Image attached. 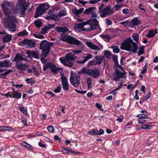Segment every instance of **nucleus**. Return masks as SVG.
Returning <instances> with one entry per match:
<instances>
[{
    "label": "nucleus",
    "instance_id": "obj_52",
    "mask_svg": "<svg viewBox=\"0 0 158 158\" xmlns=\"http://www.w3.org/2000/svg\"><path fill=\"white\" fill-rule=\"evenodd\" d=\"M111 48L113 49V52L114 53H118L119 52V48L117 46L112 47H111Z\"/></svg>",
    "mask_w": 158,
    "mask_h": 158
},
{
    "label": "nucleus",
    "instance_id": "obj_34",
    "mask_svg": "<svg viewBox=\"0 0 158 158\" xmlns=\"http://www.w3.org/2000/svg\"><path fill=\"white\" fill-rule=\"evenodd\" d=\"M39 6L42 10H45V12L49 8V5L47 3L42 4Z\"/></svg>",
    "mask_w": 158,
    "mask_h": 158
},
{
    "label": "nucleus",
    "instance_id": "obj_13",
    "mask_svg": "<svg viewBox=\"0 0 158 158\" xmlns=\"http://www.w3.org/2000/svg\"><path fill=\"white\" fill-rule=\"evenodd\" d=\"M61 78L63 89L64 90H69V83L66 77L63 74L61 75Z\"/></svg>",
    "mask_w": 158,
    "mask_h": 158
},
{
    "label": "nucleus",
    "instance_id": "obj_44",
    "mask_svg": "<svg viewBox=\"0 0 158 158\" xmlns=\"http://www.w3.org/2000/svg\"><path fill=\"white\" fill-rule=\"evenodd\" d=\"M11 129H12L11 127H10L2 126L0 127V131H4L8 130Z\"/></svg>",
    "mask_w": 158,
    "mask_h": 158
},
{
    "label": "nucleus",
    "instance_id": "obj_29",
    "mask_svg": "<svg viewBox=\"0 0 158 158\" xmlns=\"http://www.w3.org/2000/svg\"><path fill=\"white\" fill-rule=\"evenodd\" d=\"M19 110L25 115H27V110L26 107H24L22 104H19Z\"/></svg>",
    "mask_w": 158,
    "mask_h": 158
},
{
    "label": "nucleus",
    "instance_id": "obj_62",
    "mask_svg": "<svg viewBox=\"0 0 158 158\" xmlns=\"http://www.w3.org/2000/svg\"><path fill=\"white\" fill-rule=\"evenodd\" d=\"M104 131L103 129H100L99 131L98 130L97 133V135H101L104 134Z\"/></svg>",
    "mask_w": 158,
    "mask_h": 158
},
{
    "label": "nucleus",
    "instance_id": "obj_38",
    "mask_svg": "<svg viewBox=\"0 0 158 158\" xmlns=\"http://www.w3.org/2000/svg\"><path fill=\"white\" fill-rule=\"evenodd\" d=\"M67 14V12L65 10H63L60 11L58 13V15L59 18L65 16Z\"/></svg>",
    "mask_w": 158,
    "mask_h": 158
},
{
    "label": "nucleus",
    "instance_id": "obj_26",
    "mask_svg": "<svg viewBox=\"0 0 158 158\" xmlns=\"http://www.w3.org/2000/svg\"><path fill=\"white\" fill-rule=\"evenodd\" d=\"M12 64L10 63L9 60H5L3 61H0V67H7L11 66Z\"/></svg>",
    "mask_w": 158,
    "mask_h": 158
},
{
    "label": "nucleus",
    "instance_id": "obj_46",
    "mask_svg": "<svg viewBox=\"0 0 158 158\" xmlns=\"http://www.w3.org/2000/svg\"><path fill=\"white\" fill-rule=\"evenodd\" d=\"M52 19L56 21H58L60 19V18L58 15V14L57 15L53 13L52 14Z\"/></svg>",
    "mask_w": 158,
    "mask_h": 158
},
{
    "label": "nucleus",
    "instance_id": "obj_55",
    "mask_svg": "<svg viewBox=\"0 0 158 158\" xmlns=\"http://www.w3.org/2000/svg\"><path fill=\"white\" fill-rule=\"evenodd\" d=\"M42 22L39 20H36L35 22V26L38 27H40L41 26Z\"/></svg>",
    "mask_w": 158,
    "mask_h": 158
},
{
    "label": "nucleus",
    "instance_id": "obj_42",
    "mask_svg": "<svg viewBox=\"0 0 158 158\" xmlns=\"http://www.w3.org/2000/svg\"><path fill=\"white\" fill-rule=\"evenodd\" d=\"M132 37L134 41L137 42H138L139 40V35L135 33L133 34Z\"/></svg>",
    "mask_w": 158,
    "mask_h": 158
},
{
    "label": "nucleus",
    "instance_id": "obj_23",
    "mask_svg": "<svg viewBox=\"0 0 158 158\" xmlns=\"http://www.w3.org/2000/svg\"><path fill=\"white\" fill-rule=\"evenodd\" d=\"M100 75V72L99 70L97 69H91L90 76H92L94 77L97 78Z\"/></svg>",
    "mask_w": 158,
    "mask_h": 158
},
{
    "label": "nucleus",
    "instance_id": "obj_63",
    "mask_svg": "<svg viewBox=\"0 0 158 158\" xmlns=\"http://www.w3.org/2000/svg\"><path fill=\"white\" fill-rule=\"evenodd\" d=\"M129 22L127 20L125 21L124 22H121L120 23V24L121 25H122L126 27L127 26V23Z\"/></svg>",
    "mask_w": 158,
    "mask_h": 158
},
{
    "label": "nucleus",
    "instance_id": "obj_5",
    "mask_svg": "<svg viewBox=\"0 0 158 158\" xmlns=\"http://www.w3.org/2000/svg\"><path fill=\"white\" fill-rule=\"evenodd\" d=\"M17 20L15 16L8 15L6 19V26L10 29L12 31L14 32L16 30L15 23L17 22Z\"/></svg>",
    "mask_w": 158,
    "mask_h": 158
},
{
    "label": "nucleus",
    "instance_id": "obj_53",
    "mask_svg": "<svg viewBox=\"0 0 158 158\" xmlns=\"http://www.w3.org/2000/svg\"><path fill=\"white\" fill-rule=\"evenodd\" d=\"M144 48L143 47H140L139 48V51L138 53L139 56H140L141 55L143 54L144 52L143 51Z\"/></svg>",
    "mask_w": 158,
    "mask_h": 158
},
{
    "label": "nucleus",
    "instance_id": "obj_16",
    "mask_svg": "<svg viewBox=\"0 0 158 158\" xmlns=\"http://www.w3.org/2000/svg\"><path fill=\"white\" fill-rule=\"evenodd\" d=\"M26 54L30 58L34 57L37 58L39 56L38 53L37 51L31 52V51L29 50L26 52Z\"/></svg>",
    "mask_w": 158,
    "mask_h": 158
},
{
    "label": "nucleus",
    "instance_id": "obj_56",
    "mask_svg": "<svg viewBox=\"0 0 158 158\" xmlns=\"http://www.w3.org/2000/svg\"><path fill=\"white\" fill-rule=\"evenodd\" d=\"M61 89V87L60 85L58 86L54 90V92L56 93H60Z\"/></svg>",
    "mask_w": 158,
    "mask_h": 158
},
{
    "label": "nucleus",
    "instance_id": "obj_25",
    "mask_svg": "<svg viewBox=\"0 0 158 158\" xmlns=\"http://www.w3.org/2000/svg\"><path fill=\"white\" fill-rule=\"evenodd\" d=\"M141 21L138 17H135L131 21V24L133 26H137L141 24Z\"/></svg>",
    "mask_w": 158,
    "mask_h": 158
},
{
    "label": "nucleus",
    "instance_id": "obj_43",
    "mask_svg": "<svg viewBox=\"0 0 158 158\" xmlns=\"http://www.w3.org/2000/svg\"><path fill=\"white\" fill-rule=\"evenodd\" d=\"M91 69H84L81 70V72L84 74H87L90 75Z\"/></svg>",
    "mask_w": 158,
    "mask_h": 158
},
{
    "label": "nucleus",
    "instance_id": "obj_17",
    "mask_svg": "<svg viewBox=\"0 0 158 158\" xmlns=\"http://www.w3.org/2000/svg\"><path fill=\"white\" fill-rule=\"evenodd\" d=\"M130 41L131 43V46H130L131 50L129 51H132L135 53L138 48L137 44L134 42L131 39H130Z\"/></svg>",
    "mask_w": 158,
    "mask_h": 158
},
{
    "label": "nucleus",
    "instance_id": "obj_8",
    "mask_svg": "<svg viewBox=\"0 0 158 158\" xmlns=\"http://www.w3.org/2000/svg\"><path fill=\"white\" fill-rule=\"evenodd\" d=\"M100 12L101 13L100 16L102 18L105 17L108 15L113 13V11L111 9L110 7L109 6H107L106 8L103 9Z\"/></svg>",
    "mask_w": 158,
    "mask_h": 158
},
{
    "label": "nucleus",
    "instance_id": "obj_28",
    "mask_svg": "<svg viewBox=\"0 0 158 158\" xmlns=\"http://www.w3.org/2000/svg\"><path fill=\"white\" fill-rule=\"evenodd\" d=\"M104 58L105 57L103 56H95V59L96 60V64H100Z\"/></svg>",
    "mask_w": 158,
    "mask_h": 158
},
{
    "label": "nucleus",
    "instance_id": "obj_41",
    "mask_svg": "<svg viewBox=\"0 0 158 158\" xmlns=\"http://www.w3.org/2000/svg\"><path fill=\"white\" fill-rule=\"evenodd\" d=\"M104 55L108 59L110 58L111 56V53L109 51L105 50L103 51Z\"/></svg>",
    "mask_w": 158,
    "mask_h": 158
},
{
    "label": "nucleus",
    "instance_id": "obj_27",
    "mask_svg": "<svg viewBox=\"0 0 158 158\" xmlns=\"http://www.w3.org/2000/svg\"><path fill=\"white\" fill-rule=\"evenodd\" d=\"M84 8H81L79 10H77L75 8H73L72 11L73 13L75 14L76 17H78L79 15L81 14L83 11Z\"/></svg>",
    "mask_w": 158,
    "mask_h": 158
},
{
    "label": "nucleus",
    "instance_id": "obj_48",
    "mask_svg": "<svg viewBox=\"0 0 158 158\" xmlns=\"http://www.w3.org/2000/svg\"><path fill=\"white\" fill-rule=\"evenodd\" d=\"M26 3L25 0H19L17 4L20 6H25Z\"/></svg>",
    "mask_w": 158,
    "mask_h": 158
},
{
    "label": "nucleus",
    "instance_id": "obj_40",
    "mask_svg": "<svg viewBox=\"0 0 158 158\" xmlns=\"http://www.w3.org/2000/svg\"><path fill=\"white\" fill-rule=\"evenodd\" d=\"M137 117L139 119H149V118L145 114H140L137 115Z\"/></svg>",
    "mask_w": 158,
    "mask_h": 158
},
{
    "label": "nucleus",
    "instance_id": "obj_3",
    "mask_svg": "<svg viewBox=\"0 0 158 158\" xmlns=\"http://www.w3.org/2000/svg\"><path fill=\"white\" fill-rule=\"evenodd\" d=\"M73 54L69 53L66 55L64 58H60L59 60L61 63L64 65L69 67H71L73 64V61L77 57L75 54H77L82 52L81 51L74 49L72 50Z\"/></svg>",
    "mask_w": 158,
    "mask_h": 158
},
{
    "label": "nucleus",
    "instance_id": "obj_64",
    "mask_svg": "<svg viewBox=\"0 0 158 158\" xmlns=\"http://www.w3.org/2000/svg\"><path fill=\"white\" fill-rule=\"evenodd\" d=\"M113 60L114 63H117L118 60V57L116 55H114L113 56Z\"/></svg>",
    "mask_w": 158,
    "mask_h": 158
},
{
    "label": "nucleus",
    "instance_id": "obj_2",
    "mask_svg": "<svg viewBox=\"0 0 158 158\" xmlns=\"http://www.w3.org/2000/svg\"><path fill=\"white\" fill-rule=\"evenodd\" d=\"M56 29L58 32L62 35L60 38L61 40L66 42L70 44L76 45H81V42L72 36L70 35H64L63 34L68 31V29L66 27H57Z\"/></svg>",
    "mask_w": 158,
    "mask_h": 158
},
{
    "label": "nucleus",
    "instance_id": "obj_61",
    "mask_svg": "<svg viewBox=\"0 0 158 158\" xmlns=\"http://www.w3.org/2000/svg\"><path fill=\"white\" fill-rule=\"evenodd\" d=\"M150 92L148 93L147 94V95L146 96H145L143 98V101H145L147 100L150 97Z\"/></svg>",
    "mask_w": 158,
    "mask_h": 158
},
{
    "label": "nucleus",
    "instance_id": "obj_20",
    "mask_svg": "<svg viewBox=\"0 0 158 158\" xmlns=\"http://www.w3.org/2000/svg\"><path fill=\"white\" fill-rule=\"evenodd\" d=\"M21 96V93L18 92H11V94H9V97L10 98H16L17 99H20Z\"/></svg>",
    "mask_w": 158,
    "mask_h": 158
},
{
    "label": "nucleus",
    "instance_id": "obj_51",
    "mask_svg": "<svg viewBox=\"0 0 158 158\" xmlns=\"http://www.w3.org/2000/svg\"><path fill=\"white\" fill-rule=\"evenodd\" d=\"M34 35L35 38H37L41 39H44L45 38L44 36L42 35L34 34Z\"/></svg>",
    "mask_w": 158,
    "mask_h": 158
},
{
    "label": "nucleus",
    "instance_id": "obj_11",
    "mask_svg": "<svg viewBox=\"0 0 158 158\" xmlns=\"http://www.w3.org/2000/svg\"><path fill=\"white\" fill-rule=\"evenodd\" d=\"M131 46V43L130 39L125 40L122 44L121 48L123 50H126L127 51L131 50L130 46Z\"/></svg>",
    "mask_w": 158,
    "mask_h": 158
},
{
    "label": "nucleus",
    "instance_id": "obj_31",
    "mask_svg": "<svg viewBox=\"0 0 158 158\" xmlns=\"http://www.w3.org/2000/svg\"><path fill=\"white\" fill-rule=\"evenodd\" d=\"M93 57V56L89 53H86L85 54V56L83 57V62H85L91 59Z\"/></svg>",
    "mask_w": 158,
    "mask_h": 158
},
{
    "label": "nucleus",
    "instance_id": "obj_45",
    "mask_svg": "<svg viewBox=\"0 0 158 158\" xmlns=\"http://www.w3.org/2000/svg\"><path fill=\"white\" fill-rule=\"evenodd\" d=\"M28 34V33L25 30H24L23 31L19 32L18 34V36H26Z\"/></svg>",
    "mask_w": 158,
    "mask_h": 158
},
{
    "label": "nucleus",
    "instance_id": "obj_59",
    "mask_svg": "<svg viewBox=\"0 0 158 158\" xmlns=\"http://www.w3.org/2000/svg\"><path fill=\"white\" fill-rule=\"evenodd\" d=\"M100 0H91L89 1V3L90 4H95L100 1Z\"/></svg>",
    "mask_w": 158,
    "mask_h": 158
},
{
    "label": "nucleus",
    "instance_id": "obj_60",
    "mask_svg": "<svg viewBox=\"0 0 158 158\" xmlns=\"http://www.w3.org/2000/svg\"><path fill=\"white\" fill-rule=\"evenodd\" d=\"M138 123L140 124H143L146 122V120L143 119H139L138 120Z\"/></svg>",
    "mask_w": 158,
    "mask_h": 158
},
{
    "label": "nucleus",
    "instance_id": "obj_39",
    "mask_svg": "<svg viewBox=\"0 0 158 158\" xmlns=\"http://www.w3.org/2000/svg\"><path fill=\"white\" fill-rule=\"evenodd\" d=\"M95 8L94 7H91L88 9H86L84 11V13L85 14L89 15L91 13H92L93 11V10Z\"/></svg>",
    "mask_w": 158,
    "mask_h": 158
},
{
    "label": "nucleus",
    "instance_id": "obj_7",
    "mask_svg": "<svg viewBox=\"0 0 158 158\" xmlns=\"http://www.w3.org/2000/svg\"><path fill=\"white\" fill-rule=\"evenodd\" d=\"M49 68L54 73H56L60 70V68H57L54 63L51 62H47L44 65L43 70H46Z\"/></svg>",
    "mask_w": 158,
    "mask_h": 158
},
{
    "label": "nucleus",
    "instance_id": "obj_14",
    "mask_svg": "<svg viewBox=\"0 0 158 158\" xmlns=\"http://www.w3.org/2000/svg\"><path fill=\"white\" fill-rule=\"evenodd\" d=\"M115 74L114 80L116 81H118L121 78H123L124 77L125 74L124 73L121 72L119 70L117 69L115 70Z\"/></svg>",
    "mask_w": 158,
    "mask_h": 158
},
{
    "label": "nucleus",
    "instance_id": "obj_57",
    "mask_svg": "<svg viewBox=\"0 0 158 158\" xmlns=\"http://www.w3.org/2000/svg\"><path fill=\"white\" fill-rule=\"evenodd\" d=\"M95 106L98 109H99L100 110L102 111H103V110L102 108V106L100 105L99 103H97L95 104Z\"/></svg>",
    "mask_w": 158,
    "mask_h": 158
},
{
    "label": "nucleus",
    "instance_id": "obj_4",
    "mask_svg": "<svg viewBox=\"0 0 158 158\" xmlns=\"http://www.w3.org/2000/svg\"><path fill=\"white\" fill-rule=\"evenodd\" d=\"M54 43L49 42L46 40L41 41L40 44V49L42 50V55L46 57L49 54L51 48L53 45Z\"/></svg>",
    "mask_w": 158,
    "mask_h": 158
},
{
    "label": "nucleus",
    "instance_id": "obj_12",
    "mask_svg": "<svg viewBox=\"0 0 158 158\" xmlns=\"http://www.w3.org/2000/svg\"><path fill=\"white\" fill-rule=\"evenodd\" d=\"M71 83L74 87H77L80 84L79 77L77 75H72L70 79Z\"/></svg>",
    "mask_w": 158,
    "mask_h": 158
},
{
    "label": "nucleus",
    "instance_id": "obj_32",
    "mask_svg": "<svg viewBox=\"0 0 158 158\" xmlns=\"http://www.w3.org/2000/svg\"><path fill=\"white\" fill-rule=\"evenodd\" d=\"M21 144L23 146L27 148L29 151H32L33 148L28 143L25 142H23Z\"/></svg>",
    "mask_w": 158,
    "mask_h": 158
},
{
    "label": "nucleus",
    "instance_id": "obj_9",
    "mask_svg": "<svg viewBox=\"0 0 158 158\" xmlns=\"http://www.w3.org/2000/svg\"><path fill=\"white\" fill-rule=\"evenodd\" d=\"M0 35H2V40L4 43L10 42L12 39V35L7 34L5 31H0Z\"/></svg>",
    "mask_w": 158,
    "mask_h": 158
},
{
    "label": "nucleus",
    "instance_id": "obj_58",
    "mask_svg": "<svg viewBox=\"0 0 158 158\" xmlns=\"http://www.w3.org/2000/svg\"><path fill=\"white\" fill-rule=\"evenodd\" d=\"M92 18V19H96L97 20L96 18L98 17V16L97 15V13L96 12H93L92 13V15H91Z\"/></svg>",
    "mask_w": 158,
    "mask_h": 158
},
{
    "label": "nucleus",
    "instance_id": "obj_22",
    "mask_svg": "<svg viewBox=\"0 0 158 158\" xmlns=\"http://www.w3.org/2000/svg\"><path fill=\"white\" fill-rule=\"evenodd\" d=\"M12 71V70L11 69L7 70L6 69H3L0 68V75L6 77L11 73Z\"/></svg>",
    "mask_w": 158,
    "mask_h": 158
},
{
    "label": "nucleus",
    "instance_id": "obj_47",
    "mask_svg": "<svg viewBox=\"0 0 158 158\" xmlns=\"http://www.w3.org/2000/svg\"><path fill=\"white\" fill-rule=\"evenodd\" d=\"M47 129L50 132L52 133H54L55 132L54 129L51 125L48 126L47 128Z\"/></svg>",
    "mask_w": 158,
    "mask_h": 158
},
{
    "label": "nucleus",
    "instance_id": "obj_10",
    "mask_svg": "<svg viewBox=\"0 0 158 158\" xmlns=\"http://www.w3.org/2000/svg\"><path fill=\"white\" fill-rule=\"evenodd\" d=\"M85 44L91 49L94 50H102L103 48L102 45L101 44H100L99 46H98L94 44L92 42H86Z\"/></svg>",
    "mask_w": 158,
    "mask_h": 158
},
{
    "label": "nucleus",
    "instance_id": "obj_36",
    "mask_svg": "<svg viewBox=\"0 0 158 158\" xmlns=\"http://www.w3.org/2000/svg\"><path fill=\"white\" fill-rule=\"evenodd\" d=\"M98 130L97 129H94L88 132V134L94 135H97Z\"/></svg>",
    "mask_w": 158,
    "mask_h": 158
},
{
    "label": "nucleus",
    "instance_id": "obj_50",
    "mask_svg": "<svg viewBox=\"0 0 158 158\" xmlns=\"http://www.w3.org/2000/svg\"><path fill=\"white\" fill-rule=\"evenodd\" d=\"M141 128L142 129H150L152 128V127L151 125L144 124L142 125Z\"/></svg>",
    "mask_w": 158,
    "mask_h": 158
},
{
    "label": "nucleus",
    "instance_id": "obj_24",
    "mask_svg": "<svg viewBox=\"0 0 158 158\" xmlns=\"http://www.w3.org/2000/svg\"><path fill=\"white\" fill-rule=\"evenodd\" d=\"M16 67L19 69L25 70L27 69L28 66L27 65L24 64H19L16 65Z\"/></svg>",
    "mask_w": 158,
    "mask_h": 158
},
{
    "label": "nucleus",
    "instance_id": "obj_6",
    "mask_svg": "<svg viewBox=\"0 0 158 158\" xmlns=\"http://www.w3.org/2000/svg\"><path fill=\"white\" fill-rule=\"evenodd\" d=\"M1 5L3 9L5 14L6 15H9L13 13L12 5L10 2L4 1L1 4Z\"/></svg>",
    "mask_w": 158,
    "mask_h": 158
},
{
    "label": "nucleus",
    "instance_id": "obj_37",
    "mask_svg": "<svg viewBox=\"0 0 158 158\" xmlns=\"http://www.w3.org/2000/svg\"><path fill=\"white\" fill-rule=\"evenodd\" d=\"M92 79L90 78H88L87 79L86 83L88 85V89L91 88L92 86Z\"/></svg>",
    "mask_w": 158,
    "mask_h": 158
},
{
    "label": "nucleus",
    "instance_id": "obj_18",
    "mask_svg": "<svg viewBox=\"0 0 158 158\" xmlns=\"http://www.w3.org/2000/svg\"><path fill=\"white\" fill-rule=\"evenodd\" d=\"M44 12L45 10L41 9V8L39 6L36 8V11L34 15L35 18H37L39 16L41 15Z\"/></svg>",
    "mask_w": 158,
    "mask_h": 158
},
{
    "label": "nucleus",
    "instance_id": "obj_33",
    "mask_svg": "<svg viewBox=\"0 0 158 158\" xmlns=\"http://www.w3.org/2000/svg\"><path fill=\"white\" fill-rule=\"evenodd\" d=\"M100 37L105 40H107L108 41L112 38V37L108 34H102L100 35Z\"/></svg>",
    "mask_w": 158,
    "mask_h": 158
},
{
    "label": "nucleus",
    "instance_id": "obj_21",
    "mask_svg": "<svg viewBox=\"0 0 158 158\" xmlns=\"http://www.w3.org/2000/svg\"><path fill=\"white\" fill-rule=\"evenodd\" d=\"M23 42L28 48H32L35 45V42L31 40H24Z\"/></svg>",
    "mask_w": 158,
    "mask_h": 158
},
{
    "label": "nucleus",
    "instance_id": "obj_30",
    "mask_svg": "<svg viewBox=\"0 0 158 158\" xmlns=\"http://www.w3.org/2000/svg\"><path fill=\"white\" fill-rule=\"evenodd\" d=\"M157 30H156L150 31L146 35V36L149 38H152L157 33Z\"/></svg>",
    "mask_w": 158,
    "mask_h": 158
},
{
    "label": "nucleus",
    "instance_id": "obj_35",
    "mask_svg": "<svg viewBox=\"0 0 158 158\" xmlns=\"http://www.w3.org/2000/svg\"><path fill=\"white\" fill-rule=\"evenodd\" d=\"M25 10L26 8L25 6H22L19 5L17 4L16 6V10L17 12L20 13L21 11L22 10Z\"/></svg>",
    "mask_w": 158,
    "mask_h": 158
},
{
    "label": "nucleus",
    "instance_id": "obj_1",
    "mask_svg": "<svg viewBox=\"0 0 158 158\" xmlns=\"http://www.w3.org/2000/svg\"><path fill=\"white\" fill-rule=\"evenodd\" d=\"M74 27L78 30L87 32L96 29L97 34L102 31L98 22L96 19H89L85 22L75 24Z\"/></svg>",
    "mask_w": 158,
    "mask_h": 158
},
{
    "label": "nucleus",
    "instance_id": "obj_15",
    "mask_svg": "<svg viewBox=\"0 0 158 158\" xmlns=\"http://www.w3.org/2000/svg\"><path fill=\"white\" fill-rule=\"evenodd\" d=\"M55 27V25L54 24H48L46 25L45 26L41 28V33L42 34H44L47 33L48 30L53 28Z\"/></svg>",
    "mask_w": 158,
    "mask_h": 158
},
{
    "label": "nucleus",
    "instance_id": "obj_49",
    "mask_svg": "<svg viewBox=\"0 0 158 158\" xmlns=\"http://www.w3.org/2000/svg\"><path fill=\"white\" fill-rule=\"evenodd\" d=\"M25 81L28 84H30L31 85H32L35 83L34 80H33L32 78H27L25 80Z\"/></svg>",
    "mask_w": 158,
    "mask_h": 158
},
{
    "label": "nucleus",
    "instance_id": "obj_19",
    "mask_svg": "<svg viewBox=\"0 0 158 158\" xmlns=\"http://www.w3.org/2000/svg\"><path fill=\"white\" fill-rule=\"evenodd\" d=\"M26 60V58H23L22 56L19 53L15 55L14 61L17 63H18L20 61L25 60Z\"/></svg>",
    "mask_w": 158,
    "mask_h": 158
},
{
    "label": "nucleus",
    "instance_id": "obj_54",
    "mask_svg": "<svg viewBox=\"0 0 158 158\" xmlns=\"http://www.w3.org/2000/svg\"><path fill=\"white\" fill-rule=\"evenodd\" d=\"M123 86L122 85V83H121V84L118 86V87L116 89H114V90L112 91L110 93V94H113L114 95L116 94V92H115L116 91H117L121 88Z\"/></svg>",
    "mask_w": 158,
    "mask_h": 158
}]
</instances>
